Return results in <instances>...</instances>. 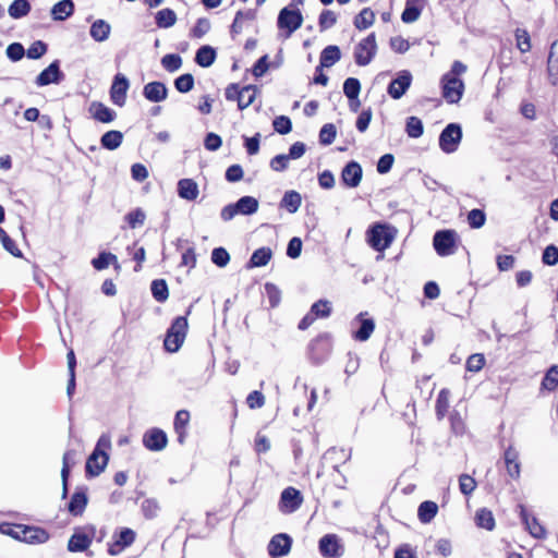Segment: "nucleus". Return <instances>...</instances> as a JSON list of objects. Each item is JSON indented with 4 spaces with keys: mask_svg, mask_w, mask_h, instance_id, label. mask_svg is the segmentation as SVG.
<instances>
[{
    "mask_svg": "<svg viewBox=\"0 0 558 558\" xmlns=\"http://www.w3.org/2000/svg\"><path fill=\"white\" fill-rule=\"evenodd\" d=\"M397 235V229L387 223L376 222L366 232L368 245L377 251L384 252L388 248Z\"/></svg>",
    "mask_w": 558,
    "mask_h": 558,
    "instance_id": "nucleus-1",
    "label": "nucleus"
},
{
    "mask_svg": "<svg viewBox=\"0 0 558 558\" xmlns=\"http://www.w3.org/2000/svg\"><path fill=\"white\" fill-rule=\"evenodd\" d=\"M186 316H178L173 319L171 326L167 330L163 348L170 353H175L182 347L187 332Z\"/></svg>",
    "mask_w": 558,
    "mask_h": 558,
    "instance_id": "nucleus-2",
    "label": "nucleus"
},
{
    "mask_svg": "<svg viewBox=\"0 0 558 558\" xmlns=\"http://www.w3.org/2000/svg\"><path fill=\"white\" fill-rule=\"evenodd\" d=\"M257 90L255 85H246L240 89L239 84L231 83L227 86L225 96L229 101L236 100L238 108L244 110L254 102Z\"/></svg>",
    "mask_w": 558,
    "mask_h": 558,
    "instance_id": "nucleus-3",
    "label": "nucleus"
},
{
    "mask_svg": "<svg viewBox=\"0 0 558 558\" xmlns=\"http://www.w3.org/2000/svg\"><path fill=\"white\" fill-rule=\"evenodd\" d=\"M331 349V336L327 332L320 333L315 339H313L308 344V359L313 364L319 365L328 359Z\"/></svg>",
    "mask_w": 558,
    "mask_h": 558,
    "instance_id": "nucleus-4",
    "label": "nucleus"
},
{
    "mask_svg": "<svg viewBox=\"0 0 558 558\" xmlns=\"http://www.w3.org/2000/svg\"><path fill=\"white\" fill-rule=\"evenodd\" d=\"M96 538V527L92 524L78 526L68 542V550L71 553L85 551Z\"/></svg>",
    "mask_w": 558,
    "mask_h": 558,
    "instance_id": "nucleus-5",
    "label": "nucleus"
},
{
    "mask_svg": "<svg viewBox=\"0 0 558 558\" xmlns=\"http://www.w3.org/2000/svg\"><path fill=\"white\" fill-rule=\"evenodd\" d=\"M462 140V128L458 123H449L439 135V147L446 154H452L458 149Z\"/></svg>",
    "mask_w": 558,
    "mask_h": 558,
    "instance_id": "nucleus-6",
    "label": "nucleus"
},
{
    "mask_svg": "<svg viewBox=\"0 0 558 558\" xmlns=\"http://www.w3.org/2000/svg\"><path fill=\"white\" fill-rule=\"evenodd\" d=\"M457 232L451 229L436 231L433 245L439 256L452 255L456 251Z\"/></svg>",
    "mask_w": 558,
    "mask_h": 558,
    "instance_id": "nucleus-7",
    "label": "nucleus"
},
{
    "mask_svg": "<svg viewBox=\"0 0 558 558\" xmlns=\"http://www.w3.org/2000/svg\"><path fill=\"white\" fill-rule=\"evenodd\" d=\"M377 51L375 33H371L361 40L354 48V61L360 66L371 63Z\"/></svg>",
    "mask_w": 558,
    "mask_h": 558,
    "instance_id": "nucleus-8",
    "label": "nucleus"
},
{
    "mask_svg": "<svg viewBox=\"0 0 558 558\" xmlns=\"http://www.w3.org/2000/svg\"><path fill=\"white\" fill-rule=\"evenodd\" d=\"M442 97L449 104H457L462 98L464 92V83L461 78L445 74L441 78Z\"/></svg>",
    "mask_w": 558,
    "mask_h": 558,
    "instance_id": "nucleus-9",
    "label": "nucleus"
},
{
    "mask_svg": "<svg viewBox=\"0 0 558 558\" xmlns=\"http://www.w3.org/2000/svg\"><path fill=\"white\" fill-rule=\"evenodd\" d=\"M303 16L299 9L291 10L284 7L278 14L277 25L280 29H287L288 35L299 29L302 26Z\"/></svg>",
    "mask_w": 558,
    "mask_h": 558,
    "instance_id": "nucleus-10",
    "label": "nucleus"
},
{
    "mask_svg": "<svg viewBox=\"0 0 558 558\" xmlns=\"http://www.w3.org/2000/svg\"><path fill=\"white\" fill-rule=\"evenodd\" d=\"M319 553L326 558H339L343 555L344 548L336 534L324 535L318 543Z\"/></svg>",
    "mask_w": 558,
    "mask_h": 558,
    "instance_id": "nucleus-11",
    "label": "nucleus"
},
{
    "mask_svg": "<svg viewBox=\"0 0 558 558\" xmlns=\"http://www.w3.org/2000/svg\"><path fill=\"white\" fill-rule=\"evenodd\" d=\"M136 533L129 529L123 527L113 534V541L108 545V553L112 556L120 554L125 547L134 543Z\"/></svg>",
    "mask_w": 558,
    "mask_h": 558,
    "instance_id": "nucleus-12",
    "label": "nucleus"
},
{
    "mask_svg": "<svg viewBox=\"0 0 558 558\" xmlns=\"http://www.w3.org/2000/svg\"><path fill=\"white\" fill-rule=\"evenodd\" d=\"M412 83V74L408 70L400 71L388 87L387 93L393 99H400L409 89Z\"/></svg>",
    "mask_w": 558,
    "mask_h": 558,
    "instance_id": "nucleus-13",
    "label": "nucleus"
},
{
    "mask_svg": "<svg viewBox=\"0 0 558 558\" xmlns=\"http://www.w3.org/2000/svg\"><path fill=\"white\" fill-rule=\"evenodd\" d=\"M303 497L300 490L294 487H287L282 490L279 508L283 513H292L302 505Z\"/></svg>",
    "mask_w": 558,
    "mask_h": 558,
    "instance_id": "nucleus-14",
    "label": "nucleus"
},
{
    "mask_svg": "<svg viewBox=\"0 0 558 558\" xmlns=\"http://www.w3.org/2000/svg\"><path fill=\"white\" fill-rule=\"evenodd\" d=\"M292 546V537L286 533H279L271 537L268 543V554L271 558L287 556Z\"/></svg>",
    "mask_w": 558,
    "mask_h": 558,
    "instance_id": "nucleus-15",
    "label": "nucleus"
},
{
    "mask_svg": "<svg viewBox=\"0 0 558 558\" xmlns=\"http://www.w3.org/2000/svg\"><path fill=\"white\" fill-rule=\"evenodd\" d=\"M109 461V456L107 452H100L99 450H94L92 454L87 458L85 472L86 476L94 477L99 475L104 469L106 468Z\"/></svg>",
    "mask_w": 558,
    "mask_h": 558,
    "instance_id": "nucleus-16",
    "label": "nucleus"
},
{
    "mask_svg": "<svg viewBox=\"0 0 558 558\" xmlns=\"http://www.w3.org/2000/svg\"><path fill=\"white\" fill-rule=\"evenodd\" d=\"M144 446L151 451H160L168 444L167 434L160 428L148 429L143 437Z\"/></svg>",
    "mask_w": 558,
    "mask_h": 558,
    "instance_id": "nucleus-17",
    "label": "nucleus"
},
{
    "mask_svg": "<svg viewBox=\"0 0 558 558\" xmlns=\"http://www.w3.org/2000/svg\"><path fill=\"white\" fill-rule=\"evenodd\" d=\"M128 89H129V82H128L126 77L124 75L118 73L114 76V80H113L111 88H110L111 101L114 105L122 107L125 104Z\"/></svg>",
    "mask_w": 558,
    "mask_h": 558,
    "instance_id": "nucleus-18",
    "label": "nucleus"
},
{
    "mask_svg": "<svg viewBox=\"0 0 558 558\" xmlns=\"http://www.w3.org/2000/svg\"><path fill=\"white\" fill-rule=\"evenodd\" d=\"M362 167L354 160L349 161L341 171V180L348 187L359 186L362 180Z\"/></svg>",
    "mask_w": 558,
    "mask_h": 558,
    "instance_id": "nucleus-19",
    "label": "nucleus"
},
{
    "mask_svg": "<svg viewBox=\"0 0 558 558\" xmlns=\"http://www.w3.org/2000/svg\"><path fill=\"white\" fill-rule=\"evenodd\" d=\"M61 77L62 72L60 71L59 61L56 60L38 74L36 84L38 86H46L51 83H58Z\"/></svg>",
    "mask_w": 558,
    "mask_h": 558,
    "instance_id": "nucleus-20",
    "label": "nucleus"
},
{
    "mask_svg": "<svg viewBox=\"0 0 558 558\" xmlns=\"http://www.w3.org/2000/svg\"><path fill=\"white\" fill-rule=\"evenodd\" d=\"M143 95L151 102H160L168 96V88L165 83L150 82L144 86Z\"/></svg>",
    "mask_w": 558,
    "mask_h": 558,
    "instance_id": "nucleus-21",
    "label": "nucleus"
},
{
    "mask_svg": "<svg viewBox=\"0 0 558 558\" xmlns=\"http://www.w3.org/2000/svg\"><path fill=\"white\" fill-rule=\"evenodd\" d=\"M88 498L85 489H77L71 496L70 502L68 504V511L73 517H80L84 513Z\"/></svg>",
    "mask_w": 558,
    "mask_h": 558,
    "instance_id": "nucleus-22",
    "label": "nucleus"
},
{
    "mask_svg": "<svg viewBox=\"0 0 558 558\" xmlns=\"http://www.w3.org/2000/svg\"><path fill=\"white\" fill-rule=\"evenodd\" d=\"M22 542L28 544H41L49 539V534L46 530L38 526H29L23 524Z\"/></svg>",
    "mask_w": 558,
    "mask_h": 558,
    "instance_id": "nucleus-23",
    "label": "nucleus"
},
{
    "mask_svg": "<svg viewBox=\"0 0 558 558\" xmlns=\"http://www.w3.org/2000/svg\"><path fill=\"white\" fill-rule=\"evenodd\" d=\"M88 111L96 121L101 123H110L116 119V112L100 101H93Z\"/></svg>",
    "mask_w": 558,
    "mask_h": 558,
    "instance_id": "nucleus-24",
    "label": "nucleus"
},
{
    "mask_svg": "<svg viewBox=\"0 0 558 558\" xmlns=\"http://www.w3.org/2000/svg\"><path fill=\"white\" fill-rule=\"evenodd\" d=\"M190 422V412L187 410H180L177 412L173 427L177 434V440L179 444L183 445L185 442V438L187 436V425Z\"/></svg>",
    "mask_w": 558,
    "mask_h": 558,
    "instance_id": "nucleus-25",
    "label": "nucleus"
},
{
    "mask_svg": "<svg viewBox=\"0 0 558 558\" xmlns=\"http://www.w3.org/2000/svg\"><path fill=\"white\" fill-rule=\"evenodd\" d=\"M341 59L340 48L336 45H329L323 49L319 58V65L316 66L317 71H320L323 68H330L336 62Z\"/></svg>",
    "mask_w": 558,
    "mask_h": 558,
    "instance_id": "nucleus-26",
    "label": "nucleus"
},
{
    "mask_svg": "<svg viewBox=\"0 0 558 558\" xmlns=\"http://www.w3.org/2000/svg\"><path fill=\"white\" fill-rule=\"evenodd\" d=\"M360 322V327L353 332V338L357 341H366L375 329V322L373 318H365L363 313L356 316Z\"/></svg>",
    "mask_w": 558,
    "mask_h": 558,
    "instance_id": "nucleus-27",
    "label": "nucleus"
},
{
    "mask_svg": "<svg viewBox=\"0 0 558 558\" xmlns=\"http://www.w3.org/2000/svg\"><path fill=\"white\" fill-rule=\"evenodd\" d=\"M75 451L74 450H66L62 458V469H61V480H62V498H65L68 496V483H69V476H70V469L71 465L75 463L74 461Z\"/></svg>",
    "mask_w": 558,
    "mask_h": 558,
    "instance_id": "nucleus-28",
    "label": "nucleus"
},
{
    "mask_svg": "<svg viewBox=\"0 0 558 558\" xmlns=\"http://www.w3.org/2000/svg\"><path fill=\"white\" fill-rule=\"evenodd\" d=\"M198 185L192 179H181L178 182V194L186 201H194L198 196Z\"/></svg>",
    "mask_w": 558,
    "mask_h": 558,
    "instance_id": "nucleus-29",
    "label": "nucleus"
},
{
    "mask_svg": "<svg viewBox=\"0 0 558 558\" xmlns=\"http://www.w3.org/2000/svg\"><path fill=\"white\" fill-rule=\"evenodd\" d=\"M272 257V251L269 247L263 246L253 252L251 258L246 264V268H255L266 266Z\"/></svg>",
    "mask_w": 558,
    "mask_h": 558,
    "instance_id": "nucleus-30",
    "label": "nucleus"
},
{
    "mask_svg": "<svg viewBox=\"0 0 558 558\" xmlns=\"http://www.w3.org/2000/svg\"><path fill=\"white\" fill-rule=\"evenodd\" d=\"M521 519L533 537L544 538L546 536L544 526L535 517H530L523 508H521Z\"/></svg>",
    "mask_w": 558,
    "mask_h": 558,
    "instance_id": "nucleus-31",
    "label": "nucleus"
},
{
    "mask_svg": "<svg viewBox=\"0 0 558 558\" xmlns=\"http://www.w3.org/2000/svg\"><path fill=\"white\" fill-rule=\"evenodd\" d=\"M217 53L215 48L209 45L199 47L195 53V62L202 68L210 66L216 60Z\"/></svg>",
    "mask_w": 558,
    "mask_h": 558,
    "instance_id": "nucleus-32",
    "label": "nucleus"
},
{
    "mask_svg": "<svg viewBox=\"0 0 558 558\" xmlns=\"http://www.w3.org/2000/svg\"><path fill=\"white\" fill-rule=\"evenodd\" d=\"M437 512V504L430 500H425L418 506L417 517L422 523L427 524L432 522V520L436 517Z\"/></svg>",
    "mask_w": 558,
    "mask_h": 558,
    "instance_id": "nucleus-33",
    "label": "nucleus"
},
{
    "mask_svg": "<svg viewBox=\"0 0 558 558\" xmlns=\"http://www.w3.org/2000/svg\"><path fill=\"white\" fill-rule=\"evenodd\" d=\"M302 203L301 194L296 191H287L280 202V207L294 214L299 210Z\"/></svg>",
    "mask_w": 558,
    "mask_h": 558,
    "instance_id": "nucleus-34",
    "label": "nucleus"
},
{
    "mask_svg": "<svg viewBox=\"0 0 558 558\" xmlns=\"http://www.w3.org/2000/svg\"><path fill=\"white\" fill-rule=\"evenodd\" d=\"M74 12V3L72 0H62L52 7L51 14L53 20L63 21L71 16Z\"/></svg>",
    "mask_w": 558,
    "mask_h": 558,
    "instance_id": "nucleus-35",
    "label": "nucleus"
},
{
    "mask_svg": "<svg viewBox=\"0 0 558 558\" xmlns=\"http://www.w3.org/2000/svg\"><path fill=\"white\" fill-rule=\"evenodd\" d=\"M234 204L239 215L250 216L258 209V201L253 196H242Z\"/></svg>",
    "mask_w": 558,
    "mask_h": 558,
    "instance_id": "nucleus-36",
    "label": "nucleus"
},
{
    "mask_svg": "<svg viewBox=\"0 0 558 558\" xmlns=\"http://www.w3.org/2000/svg\"><path fill=\"white\" fill-rule=\"evenodd\" d=\"M155 22L159 28H169L175 24L177 14L172 9H161L155 14Z\"/></svg>",
    "mask_w": 558,
    "mask_h": 558,
    "instance_id": "nucleus-37",
    "label": "nucleus"
},
{
    "mask_svg": "<svg viewBox=\"0 0 558 558\" xmlns=\"http://www.w3.org/2000/svg\"><path fill=\"white\" fill-rule=\"evenodd\" d=\"M475 522L478 527L492 531L495 527L493 512L486 508L478 509L475 513Z\"/></svg>",
    "mask_w": 558,
    "mask_h": 558,
    "instance_id": "nucleus-38",
    "label": "nucleus"
},
{
    "mask_svg": "<svg viewBox=\"0 0 558 558\" xmlns=\"http://www.w3.org/2000/svg\"><path fill=\"white\" fill-rule=\"evenodd\" d=\"M375 13L369 8H364L353 21L354 26L359 31L366 29L374 24Z\"/></svg>",
    "mask_w": 558,
    "mask_h": 558,
    "instance_id": "nucleus-39",
    "label": "nucleus"
},
{
    "mask_svg": "<svg viewBox=\"0 0 558 558\" xmlns=\"http://www.w3.org/2000/svg\"><path fill=\"white\" fill-rule=\"evenodd\" d=\"M110 25L104 20L95 21L90 26V36L96 41H104L110 34Z\"/></svg>",
    "mask_w": 558,
    "mask_h": 558,
    "instance_id": "nucleus-40",
    "label": "nucleus"
},
{
    "mask_svg": "<svg viewBox=\"0 0 558 558\" xmlns=\"http://www.w3.org/2000/svg\"><path fill=\"white\" fill-rule=\"evenodd\" d=\"M161 511L160 502L156 498H146L142 501V514L147 520L158 517Z\"/></svg>",
    "mask_w": 558,
    "mask_h": 558,
    "instance_id": "nucleus-41",
    "label": "nucleus"
},
{
    "mask_svg": "<svg viewBox=\"0 0 558 558\" xmlns=\"http://www.w3.org/2000/svg\"><path fill=\"white\" fill-rule=\"evenodd\" d=\"M111 264L118 267V258L110 252H101L96 258L92 259V265L96 270H104Z\"/></svg>",
    "mask_w": 558,
    "mask_h": 558,
    "instance_id": "nucleus-42",
    "label": "nucleus"
},
{
    "mask_svg": "<svg viewBox=\"0 0 558 558\" xmlns=\"http://www.w3.org/2000/svg\"><path fill=\"white\" fill-rule=\"evenodd\" d=\"M405 132L411 138H418L423 135L424 125L420 118L417 117H409L405 121Z\"/></svg>",
    "mask_w": 558,
    "mask_h": 558,
    "instance_id": "nucleus-43",
    "label": "nucleus"
},
{
    "mask_svg": "<svg viewBox=\"0 0 558 558\" xmlns=\"http://www.w3.org/2000/svg\"><path fill=\"white\" fill-rule=\"evenodd\" d=\"M122 140H123V135L120 131H108L106 132L102 136H101V145L109 149V150H113L116 148H118L121 143H122Z\"/></svg>",
    "mask_w": 558,
    "mask_h": 558,
    "instance_id": "nucleus-44",
    "label": "nucleus"
},
{
    "mask_svg": "<svg viewBox=\"0 0 558 558\" xmlns=\"http://www.w3.org/2000/svg\"><path fill=\"white\" fill-rule=\"evenodd\" d=\"M151 294L157 302H165L169 296L168 284L163 279H155L150 286Z\"/></svg>",
    "mask_w": 558,
    "mask_h": 558,
    "instance_id": "nucleus-45",
    "label": "nucleus"
},
{
    "mask_svg": "<svg viewBox=\"0 0 558 558\" xmlns=\"http://www.w3.org/2000/svg\"><path fill=\"white\" fill-rule=\"evenodd\" d=\"M449 390L444 388L439 391L436 399L435 411L438 420H442L449 409Z\"/></svg>",
    "mask_w": 558,
    "mask_h": 558,
    "instance_id": "nucleus-46",
    "label": "nucleus"
},
{
    "mask_svg": "<svg viewBox=\"0 0 558 558\" xmlns=\"http://www.w3.org/2000/svg\"><path fill=\"white\" fill-rule=\"evenodd\" d=\"M31 11V4L27 0H14L9 7V14L13 19L26 16Z\"/></svg>",
    "mask_w": 558,
    "mask_h": 558,
    "instance_id": "nucleus-47",
    "label": "nucleus"
},
{
    "mask_svg": "<svg viewBox=\"0 0 558 558\" xmlns=\"http://www.w3.org/2000/svg\"><path fill=\"white\" fill-rule=\"evenodd\" d=\"M361 92V83L355 77H348L343 83V93L349 100H356Z\"/></svg>",
    "mask_w": 558,
    "mask_h": 558,
    "instance_id": "nucleus-48",
    "label": "nucleus"
},
{
    "mask_svg": "<svg viewBox=\"0 0 558 558\" xmlns=\"http://www.w3.org/2000/svg\"><path fill=\"white\" fill-rule=\"evenodd\" d=\"M162 68L173 73L182 66V58L178 53H168L161 58Z\"/></svg>",
    "mask_w": 558,
    "mask_h": 558,
    "instance_id": "nucleus-49",
    "label": "nucleus"
},
{
    "mask_svg": "<svg viewBox=\"0 0 558 558\" xmlns=\"http://www.w3.org/2000/svg\"><path fill=\"white\" fill-rule=\"evenodd\" d=\"M174 87L179 93H189L194 87V77L191 73H184L178 76L174 82Z\"/></svg>",
    "mask_w": 558,
    "mask_h": 558,
    "instance_id": "nucleus-50",
    "label": "nucleus"
},
{
    "mask_svg": "<svg viewBox=\"0 0 558 558\" xmlns=\"http://www.w3.org/2000/svg\"><path fill=\"white\" fill-rule=\"evenodd\" d=\"M316 318H327L331 314V305L327 300H318L315 302L310 310Z\"/></svg>",
    "mask_w": 558,
    "mask_h": 558,
    "instance_id": "nucleus-51",
    "label": "nucleus"
},
{
    "mask_svg": "<svg viewBox=\"0 0 558 558\" xmlns=\"http://www.w3.org/2000/svg\"><path fill=\"white\" fill-rule=\"evenodd\" d=\"M266 296L269 302V306L271 308L277 307L281 302V291L280 289L271 282H267L264 286Z\"/></svg>",
    "mask_w": 558,
    "mask_h": 558,
    "instance_id": "nucleus-52",
    "label": "nucleus"
},
{
    "mask_svg": "<svg viewBox=\"0 0 558 558\" xmlns=\"http://www.w3.org/2000/svg\"><path fill=\"white\" fill-rule=\"evenodd\" d=\"M23 529V524L11 523V522H2L0 523V533L11 536L14 539L21 541Z\"/></svg>",
    "mask_w": 558,
    "mask_h": 558,
    "instance_id": "nucleus-53",
    "label": "nucleus"
},
{
    "mask_svg": "<svg viewBox=\"0 0 558 558\" xmlns=\"http://www.w3.org/2000/svg\"><path fill=\"white\" fill-rule=\"evenodd\" d=\"M0 241L3 245V247L13 256L15 257H22V251L19 248L17 244L14 240L10 238V235L0 228Z\"/></svg>",
    "mask_w": 558,
    "mask_h": 558,
    "instance_id": "nucleus-54",
    "label": "nucleus"
},
{
    "mask_svg": "<svg viewBox=\"0 0 558 558\" xmlns=\"http://www.w3.org/2000/svg\"><path fill=\"white\" fill-rule=\"evenodd\" d=\"M337 135V129L332 123H326L319 131V143L322 145H330L333 143Z\"/></svg>",
    "mask_w": 558,
    "mask_h": 558,
    "instance_id": "nucleus-55",
    "label": "nucleus"
},
{
    "mask_svg": "<svg viewBox=\"0 0 558 558\" xmlns=\"http://www.w3.org/2000/svg\"><path fill=\"white\" fill-rule=\"evenodd\" d=\"M558 386V366L553 365L542 380V387L553 391Z\"/></svg>",
    "mask_w": 558,
    "mask_h": 558,
    "instance_id": "nucleus-56",
    "label": "nucleus"
},
{
    "mask_svg": "<svg viewBox=\"0 0 558 558\" xmlns=\"http://www.w3.org/2000/svg\"><path fill=\"white\" fill-rule=\"evenodd\" d=\"M486 222V215L484 210L474 208L468 214V223L473 229L483 227Z\"/></svg>",
    "mask_w": 558,
    "mask_h": 558,
    "instance_id": "nucleus-57",
    "label": "nucleus"
},
{
    "mask_svg": "<svg viewBox=\"0 0 558 558\" xmlns=\"http://www.w3.org/2000/svg\"><path fill=\"white\" fill-rule=\"evenodd\" d=\"M211 262L219 268L226 267L230 262V255L225 247H215L211 252Z\"/></svg>",
    "mask_w": 558,
    "mask_h": 558,
    "instance_id": "nucleus-58",
    "label": "nucleus"
},
{
    "mask_svg": "<svg viewBox=\"0 0 558 558\" xmlns=\"http://www.w3.org/2000/svg\"><path fill=\"white\" fill-rule=\"evenodd\" d=\"M514 35L518 49L523 53L530 51L531 38L529 33L525 29L517 28Z\"/></svg>",
    "mask_w": 558,
    "mask_h": 558,
    "instance_id": "nucleus-59",
    "label": "nucleus"
},
{
    "mask_svg": "<svg viewBox=\"0 0 558 558\" xmlns=\"http://www.w3.org/2000/svg\"><path fill=\"white\" fill-rule=\"evenodd\" d=\"M272 126L279 134L286 135L292 130V122L287 116L276 117L272 121Z\"/></svg>",
    "mask_w": 558,
    "mask_h": 558,
    "instance_id": "nucleus-60",
    "label": "nucleus"
},
{
    "mask_svg": "<svg viewBox=\"0 0 558 558\" xmlns=\"http://www.w3.org/2000/svg\"><path fill=\"white\" fill-rule=\"evenodd\" d=\"M542 262L547 266H555L558 264V247L554 244L546 246L543 251Z\"/></svg>",
    "mask_w": 558,
    "mask_h": 558,
    "instance_id": "nucleus-61",
    "label": "nucleus"
},
{
    "mask_svg": "<svg viewBox=\"0 0 558 558\" xmlns=\"http://www.w3.org/2000/svg\"><path fill=\"white\" fill-rule=\"evenodd\" d=\"M210 29V22L206 17H201L196 21L194 27L191 29V36L194 38H202Z\"/></svg>",
    "mask_w": 558,
    "mask_h": 558,
    "instance_id": "nucleus-62",
    "label": "nucleus"
},
{
    "mask_svg": "<svg viewBox=\"0 0 558 558\" xmlns=\"http://www.w3.org/2000/svg\"><path fill=\"white\" fill-rule=\"evenodd\" d=\"M485 364V357L481 353H475L469 356L466 360L465 368L469 372L477 373L480 372Z\"/></svg>",
    "mask_w": 558,
    "mask_h": 558,
    "instance_id": "nucleus-63",
    "label": "nucleus"
},
{
    "mask_svg": "<svg viewBox=\"0 0 558 558\" xmlns=\"http://www.w3.org/2000/svg\"><path fill=\"white\" fill-rule=\"evenodd\" d=\"M459 488L463 495L469 496L476 488V482L472 476L462 474L459 477Z\"/></svg>",
    "mask_w": 558,
    "mask_h": 558,
    "instance_id": "nucleus-64",
    "label": "nucleus"
}]
</instances>
